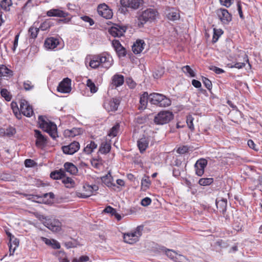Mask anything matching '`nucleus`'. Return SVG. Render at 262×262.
<instances>
[{"label": "nucleus", "instance_id": "nucleus-1", "mask_svg": "<svg viewBox=\"0 0 262 262\" xmlns=\"http://www.w3.org/2000/svg\"><path fill=\"white\" fill-rule=\"evenodd\" d=\"M113 63L112 56L106 52L92 56L89 66L92 69H96L101 67L108 69Z\"/></svg>", "mask_w": 262, "mask_h": 262}, {"label": "nucleus", "instance_id": "nucleus-2", "mask_svg": "<svg viewBox=\"0 0 262 262\" xmlns=\"http://www.w3.org/2000/svg\"><path fill=\"white\" fill-rule=\"evenodd\" d=\"M158 14V11L156 9L151 8H147L138 12L137 16L138 26L140 28L143 27L145 24L154 21Z\"/></svg>", "mask_w": 262, "mask_h": 262}, {"label": "nucleus", "instance_id": "nucleus-3", "mask_svg": "<svg viewBox=\"0 0 262 262\" xmlns=\"http://www.w3.org/2000/svg\"><path fill=\"white\" fill-rule=\"evenodd\" d=\"M39 127L44 132H47L53 140H56L57 135V128L56 124L48 119L46 117L39 116L38 119Z\"/></svg>", "mask_w": 262, "mask_h": 262}, {"label": "nucleus", "instance_id": "nucleus-4", "mask_svg": "<svg viewBox=\"0 0 262 262\" xmlns=\"http://www.w3.org/2000/svg\"><path fill=\"white\" fill-rule=\"evenodd\" d=\"M149 102L154 105L160 107H167L171 104V100L165 96L156 93H153L149 95Z\"/></svg>", "mask_w": 262, "mask_h": 262}, {"label": "nucleus", "instance_id": "nucleus-5", "mask_svg": "<svg viewBox=\"0 0 262 262\" xmlns=\"http://www.w3.org/2000/svg\"><path fill=\"white\" fill-rule=\"evenodd\" d=\"M143 226H138L134 231L125 233L123 235L124 241L129 244H133L139 239V237L142 235Z\"/></svg>", "mask_w": 262, "mask_h": 262}, {"label": "nucleus", "instance_id": "nucleus-6", "mask_svg": "<svg viewBox=\"0 0 262 262\" xmlns=\"http://www.w3.org/2000/svg\"><path fill=\"white\" fill-rule=\"evenodd\" d=\"M173 114L170 111H161L154 118V122L158 125L168 123L173 118Z\"/></svg>", "mask_w": 262, "mask_h": 262}, {"label": "nucleus", "instance_id": "nucleus-7", "mask_svg": "<svg viewBox=\"0 0 262 262\" xmlns=\"http://www.w3.org/2000/svg\"><path fill=\"white\" fill-rule=\"evenodd\" d=\"M120 100L118 98L105 99L103 103L104 108L108 112H115L117 110Z\"/></svg>", "mask_w": 262, "mask_h": 262}, {"label": "nucleus", "instance_id": "nucleus-8", "mask_svg": "<svg viewBox=\"0 0 262 262\" xmlns=\"http://www.w3.org/2000/svg\"><path fill=\"white\" fill-rule=\"evenodd\" d=\"M216 13L223 24L228 25L232 20V15L226 9H219L216 11Z\"/></svg>", "mask_w": 262, "mask_h": 262}, {"label": "nucleus", "instance_id": "nucleus-9", "mask_svg": "<svg viewBox=\"0 0 262 262\" xmlns=\"http://www.w3.org/2000/svg\"><path fill=\"white\" fill-rule=\"evenodd\" d=\"M127 30V27L118 24H114L108 29L109 33L114 37H120L124 35Z\"/></svg>", "mask_w": 262, "mask_h": 262}, {"label": "nucleus", "instance_id": "nucleus-10", "mask_svg": "<svg viewBox=\"0 0 262 262\" xmlns=\"http://www.w3.org/2000/svg\"><path fill=\"white\" fill-rule=\"evenodd\" d=\"M20 111L25 116L30 117L34 113L31 105L25 99H21L19 101Z\"/></svg>", "mask_w": 262, "mask_h": 262}, {"label": "nucleus", "instance_id": "nucleus-11", "mask_svg": "<svg viewBox=\"0 0 262 262\" xmlns=\"http://www.w3.org/2000/svg\"><path fill=\"white\" fill-rule=\"evenodd\" d=\"M43 225L53 232H58L61 229V223L57 219H49L43 223Z\"/></svg>", "mask_w": 262, "mask_h": 262}, {"label": "nucleus", "instance_id": "nucleus-12", "mask_svg": "<svg viewBox=\"0 0 262 262\" xmlns=\"http://www.w3.org/2000/svg\"><path fill=\"white\" fill-rule=\"evenodd\" d=\"M80 148V144L77 141H73L68 145L62 146V150L64 154L73 155Z\"/></svg>", "mask_w": 262, "mask_h": 262}, {"label": "nucleus", "instance_id": "nucleus-13", "mask_svg": "<svg viewBox=\"0 0 262 262\" xmlns=\"http://www.w3.org/2000/svg\"><path fill=\"white\" fill-rule=\"evenodd\" d=\"M71 80L69 78H64L57 86L58 92L62 93H68L71 91Z\"/></svg>", "mask_w": 262, "mask_h": 262}, {"label": "nucleus", "instance_id": "nucleus-14", "mask_svg": "<svg viewBox=\"0 0 262 262\" xmlns=\"http://www.w3.org/2000/svg\"><path fill=\"white\" fill-rule=\"evenodd\" d=\"M97 11L99 15L106 19H110L113 16L112 10L105 4H100L98 6Z\"/></svg>", "mask_w": 262, "mask_h": 262}, {"label": "nucleus", "instance_id": "nucleus-15", "mask_svg": "<svg viewBox=\"0 0 262 262\" xmlns=\"http://www.w3.org/2000/svg\"><path fill=\"white\" fill-rule=\"evenodd\" d=\"M112 45L119 58L124 57L126 56V50L118 40L114 39L112 42Z\"/></svg>", "mask_w": 262, "mask_h": 262}, {"label": "nucleus", "instance_id": "nucleus-16", "mask_svg": "<svg viewBox=\"0 0 262 262\" xmlns=\"http://www.w3.org/2000/svg\"><path fill=\"white\" fill-rule=\"evenodd\" d=\"M207 161L203 158L198 160L194 164L195 173L198 176H202L204 173V169L207 166Z\"/></svg>", "mask_w": 262, "mask_h": 262}, {"label": "nucleus", "instance_id": "nucleus-17", "mask_svg": "<svg viewBox=\"0 0 262 262\" xmlns=\"http://www.w3.org/2000/svg\"><path fill=\"white\" fill-rule=\"evenodd\" d=\"M142 1V0H120V3L123 7L136 10L139 8Z\"/></svg>", "mask_w": 262, "mask_h": 262}, {"label": "nucleus", "instance_id": "nucleus-18", "mask_svg": "<svg viewBox=\"0 0 262 262\" xmlns=\"http://www.w3.org/2000/svg\"><path fill=\"white\" fill-rule=\"evenodd\" d=\"M215 204L219 211L224 215L226 220L228 219L229 216H225L227 206V200L224 198H217L215 201Z\"/></svg>", "mask_w": 262, "mask_h": 262}, {"label": "nucleus", "instance_id": "nucleus-19", "mask_svg": "<svg viewBox=\"0 0 262 262\" xmlns=\"http://www.w3.org/2000/svg\"><path fill=\"white\" fill-rule=\"evenodd\" d=\"M84 192L81 194L82 198H87L92 195L94 192L98 190V186L96 185H90L85 184L83 186Z\"/></svg>", "mask_w": 262, "mask_h": 262}, {"label": "nucleus", "instance_id": "nucleus-20", "mask_svg": "<svg viewBox=\"0 0 262 262\" xmlns=\"http://www.w3.org/2000/svg\"><path fill=\"white\" fill-rule=\"evenodd\" d=\"M35 137L36 138L35 144L37 147H43L47 144V137L42 135L39 130L35 129Z\"/></svg>", "mask_w": 262, "mask_h": 262}, {"label": "nucleus", "instance_id": "nucleus-21", "mask_svg": "<svg viewBox=\"0 0 262 262\" xmlns=\"http://www.w3.org/2000/svg\"><path fill=\"white\" fill-rule=\"evenodd\" d=\"M68 15V12L58 9H52L47 12V15L50 17H66Z\"/></svg>", "mask_w": 262, "mask_h": 262}, {"label": "nucleus", "instance_id": "nucleus-22", "mask_svg": "<svg viewBox=\"0 0 262 262\" xmlns=\"http://www.w3.org/2000/svg\"><path fill=\"white\" fill-rule=\"evenodd\" d=\"M149 140L148 137L143 136L137 141V146L141 153H143L148 146Z\"/></svg>", "mask_w": 262, "mask_h": 262}, {"label": "nucleus", "instance_id": "nucleus-23", "mask_svg": "<svg viewBox=\"0 0 262 262\" xmlns=\"http://www.w3.org/2000/svg\"><path fill=\"white\" fill-rule=\"evenodd\" d=\"M145 45L144 40L141 39L137 40L132 46L133 52L138 54L140 53L144 49V46Z\"/></svg>", "mask_w": 262, "mask_h": 262}, {"label": "nucleus", "instance_id": "nucleus-24", "mask_svg": "<svg viewBox=\"0 0 262 262\" xmlns=\"http://www.w3.org/2000/svg\"><path fill=\"white\" fill-rule=\"evenodd\" d=\"M58 44L59 40L58 39L54 37H50L45 40L44 46L47 49H54L57 47Z\"/></svg>", "mask_w": 262, "mask_h": 262}, {"label": "nucleus", "instance_id": "nucleus-25", "mask_svg": "<svg viewBox=\"0 0 262 262\" xmlns=\"http://www.w3.org/2000/svg\"><path fill=\"white\" fill-rule=\"evenodd\" d=\"M82 130L80 128H73L71 129H66L63 132L65 137H74L81 134Z\"/></svg>", "mask_w": 262, "mask_h": 262}, {"label": "nucleus", "instance_id": "nucleus-26", "mask_svg": "<svg viewBox=\"0 0 262 262\" xmlns=\"http://www.w3.org/2000/svg\"><path fill=\"white\" fill-rule=\"evenodd\" d=\"M124 81V76L122 75L115 74L112 77V84L116 87L122 85Z\"/></svg>", "mask_w": 262, "mask_h": 262}, {"label": "nucleus", "instance_id": "nucleus-27", "mask_svg": "<svg viewBox=\"0 0 262 262\" xmlns=\"http://www.w3.org/2000/svg\"><path fill=\"white\" fill-rule=\"evenodd\" d=\"M101 180L107 187H112L116 186L115 184L113 182V178L110 172H108L105 176H103L101 178Z\"/></svg>", "mask_w": 262, "mask_h": 262}, {"label": "nucleus", "instance_id": "nucleus-28", "mask_svg": "<svg viewBox=\"0 0 262 262\" xmlns=\"http://www.w3.org/2000/svg\"><path fill=\"white\" fill-rule=\"evenodd\" d=\"M148 97L149 95L147 92H144V93L140 96V105L138 107L139 110H143L146 108L148 100H149Z\"/></svg>", "mask_w": 262, "mask_h": 262}, {"label": "nucleus", "instance_id": "nucleus-29", "mask_svg": "<svg viewBox=\"0 0 262 262\" xmlns=\"http://www.w3.org/2000/svg\"><path fill=\"white\" fill-rule=\"evenodd\" d=\"M66 170L72 174H75L78 172L77 167L72 163L66 162L64 164Z\"/></svg>", "mask_w": 262, "mask_h": 262}, {"label": "nucleus", "instance_id": "nucleus-30", "mask_svg": "<svg viewBox=\"0 0 262 262\" xmlns=\"http://www.w3.org/2000/svg\"><path fill=\"white\" fill-rule=\"evenodd\" d=\"M167 17L169 20L174 21L179 19L180 15L176 10L172 8L168 11Z\"/></svg>", "mask_w": 262, "mask_h": 262}, {"label": "nucleus", "instance_id": "nucleus-31", "mask_svg": "<svg viewBox=\"0 0 262 262\" xmlns=\"http://www.w3.org/2000/svg\"><path fill=\"white\" fill-rule=\"evenodd\" d=\"M65 172L63 170H55L50 173V177L54 180L62 179L64 177Z\"/></svg>", "mask_w": 262, "mask_h": 262}, {"label": "nucleus", "instance_id": "nucleus-32", "mask_svg": "<svg viewBox=\"0 0 262 262\" xmlns=\"http://www.w3.org/2000/svg\"><path fill=\"white\" fill-rule=\"evenodd\" d=\"M1 131L4 132V136L8 137L13 136L16 133V129L11 126H8L7 128H1Z\"/></svg>", "mask_w": 262, "mask_h": 262}, {"label": "nucleus", "instance_id": "nucleus-33", "mask_svg": "<svg viewBox=\"0 0 262 262\" xmlns=\"http://www.w3.org/2000/svg\"><path fill=\"white\" fill-rule=\"evenodd\" d=\"M97 147V144L95 142L91 141L90 143L88 144L83 149L85 153L89 155L91 154Z\"/></svg>", "mask_w": 262, "mask_h": 262}, {"label": "nucleus", "instance_id": "nucleus-34", "mask_svg": "<svg viewBox=\"0 0 262 262\" xmlns=\"http://www.w3.org/2000/svg\"><path fill=\"white\" fill-rule=\"evenodd\" d=\"M111 148V144L105 142V143H102L101 144L99 150L101 154H106L110 152Z\"/></svg>", "mask_w": 262, "mask_h": 262}, {"label": "nucleus", "instance_id": "nucleus-35", "mask_svg": "<svg viewBox=\"0 0 262 262\" xmlns=\"http://www.w3.org/2000/svg\"><path fill=\"white\" fill-rule=\"evenodd\" d=\"M120 130V124L116 123L110 130L108 135L109 136L116 137Z\"/></svg>", "mask_w": 262, "mask_h": 262}, {"label": "nucleus", "instance_id": "nucleus-36", "mask_svg": "<svg viewBox=\"0 0 262 262\" xmlns=\"http://www.w3.org/2000/svg\"><path fill=\"white\" fill-rule=\"evenodd\" d=\"M53 25V23L50 19H47L44 22L41 24L38 28H39V29H40L42 31H46Z\"/></svg>", "mask_w": 262, "mask_h": 262}, {"label": "nucleus", "instance_id": "nucleus-37", "mask_svg": "<svg viewBox=\"0 0 262 262\" xmlns=\"http://www.w3.org/2000/svg\"><path fill=\"white\" fill-rule=\"evenodd\" d=\"M39 28L31 27L28 31V33L30 38L35 39L37 37Z\"/></svg>", "mask_w": 262, "mask_h": 262}, {"label": "nucleus", "instance_id": "nucleus-38", "mask_svg": "<svg viewBox=\"0 0 262 262\" xmlns=\"http://www.w3.org/2000/svg\"><path fill=\"white\" fill-rule=\"evenodd\" d=\"M12 3L11 0H2L0 3L1 8L6 11L10 10V7L12 6Z\"/></svg>", "mask_w": 262, "mask_h": 262}, {"label": "nucleus", "instance_id": "nucleus-39", "mask_svg": "<svg viewBox=\"0 0 262 262\" xmlns=\"http://www.w3.org/2000/svg\"><path fill=\"white\" fill-rule=\"evenodd\" d=\"M223 31L221 29H216L215 28H214L213 29V37H212V42L213 43H215L216 42L219 37L222 35V34H223Z\"/></svg>", "mask_w": 262, "mask_h": 262}, {"label": "nucleus", "instance_id": "nucleus-40", "mask_svg": "<svg viewBox=\"0 0 262 262\" xmlns=\"http://www.w3.org/2000/svg\"><path fill=\"white\" fill-rule=\"evenodd\" d=\"M12 71L8 69L4 65L0 66V76H6L8 75H12Z\"/></svg>", "mask_w": 262, "mask_h": 262}, {"label": "nucleus", "instance_id": "nucleus-41", "mask_svg": "<svg viewBox=\"0 0 262 262\" xmlns=\"http://www.w3.org/2000/svg\"><path fill=\"white\" fill-rule=\"evenodd\" d=\"M86 86L89 88L92 93H95L98 91V88L96 87L95 84L90 79L87 80Z\"/></svg>", "mask_w": 262, "mask_h": 262}, {"label": "nucleus", "instance_id": "nucleus-42", "mask_svg": "<svg viewBox=\"0 0 262 262\" xmlns=\"http://www.w3.org/2000/svg\"><path fill=\"white\" fill-rule=\"evenodd\" d=\"M213 182L212 178H201L199 181V184L202 186H207L212 184Z\"/></svg>", "mask_w": 262, "mask_h": 262}, {"label": "nucleus", "instance_id": "nucleus-43", "mask_svg": "<svg viewBox=\"0 0 262 262\" xmlns=\"http://www.w3.org/2000/svg\"><path fill=\"white\" fill-rule=\"evenodd\" d=\"M1 96L4 97L7 101H9L11 99V96L10 92L6 89H2L1 90Z\"/></svg>", "mask_w": 262, "mask_h": 262}, {"label": "nucleus", "instance_id": "nucleus-44", "mask_svg": "<svg viewBox=\"0 0 262 262\" xmlns=\"http://www.w3.org/2000/svg\"><path fill=\"white\" fill-rule=\"evenodd\" d=\"M182 71L183 72L186 74H188L189 76L191 77H194L195 74L194 71L191 69L189 66H185L182 68Z\"/></svg>", "mask_w": 262, "mask_h": 262}, {"label": "nucleus", "instance_id": "nucleus-45", "mask_svg": "<svg viewBox=\"0 0 262 262\" xmlns=\"http://www.w3.org/2000/svg\"><path fill=\"white\" fill-rule=\"evenodd\" d=\"M63 245L67 249H69L77 247L78 243L76 240H73L72 241L66 242L63 243Z\"/></svg>", "mask_w": 262, "mask_h": 262}, {"label": "nucleus", "instance_id": "nucleus-46", "mask_svg": "<svg viewBox=\"0 0 262 262\" xmlns=\"http://www.w3.org/2000/svg\"><path fill=\"white\" fill-rule=\"evenodd\" d=\"M202 81L205 86V87L209 91H211L212 89V82L211 81L207 78L202 76Z\"/></svg>", "mask_w": 262, "mask_h": 262}, {"label": "nucleus", "instance_id": "nucleus-47", "mask_svg": "<svg viewBox=\"0 0 262 262\" xmlns=\"http://www.w3.org/2000/svg\"><path fill=\"white\" fill-rule=\"evenodd\" d=\"M90 257L87 255H82L79 258H74L72 262H88L90 261Z\"/></svg>", "mask_w": 262, "mask_h": 262}, {"label": "nucleus", "instance_id": "nucleus-48", "mask_svg": "<svg viewBox=\"0 0 262 262\" xmlns=\"http://www.w3.org/2000/svg\"><path fill=\"white\" fill-rule=\"evenodd\" d=\"M193 120L194 119L192 117V115H189L187 116L186 123L189 128L191 130H193L194 128L193 123Z\"/></svg>", "mask_w": 262, "mask_h": 262}, {"label": "nucleus", "instance_id": "nucleus-49", "mask_svg": "<svg viewBox=\"0 0 262 262\" xmlns=\"http://www.w3.org/2000/svg\"><path fill=\"white\" fill-rule=\"evenodd\" d=\"M151 184L149 177H146L145 178H143L141 181V185L142 187L145 188H148Z\"/></svg>", "mask_w": 262, "mask_h": 262}, {"label": "nucleus", "instance_id": "nucleus-50", "mask_svg": "<svg viewBox=\"0 0 262 262\" xmlns=\"http://www.w3.org/2000/svg\"><path fill=\"white\" fill-rule=\"evenodd\" d=\"M135 119L137 123L141 124L146 122L147 120V117L146 115H140L137 116Z\"/></svg>", "mask_w": 262, "mask_h": 262}, {"label": "nucleus", "instance_id": "nucleus-51", "mask_svg": "<svg viewBox=\"0 0 262 262\" xmlns=\"http://www.w3.org/2000/svg\"><path fill=\"white\" fill-rule=\"evenodd\" d=\"M189 147L188 146L183 145L182 146H180L177 149V152L179 154H184L188 152Z\"/></svg>", "mask_w": 262, "mask_h": 262}, {"label": "nucleus", "instance_id": "nucleus-52", "mask_svg": "<svg viewBox=\"0 0 262 262\" xmlns=\"http://www.w3.org/2000/svg\"><path fill=\"white\" fill-rule=\"evenodd\" d=\"M62 182L63 184L66 185H68L67 186V187H70L72 186L73 183H74L73 180L69 177L63 178Z\"/></svg>", "mask_w": 262, "mask_h": 262}, {"label": "nucleus", "instance_id": "nucleus-53", "mask_svg": "<svg viewBox=\"0 0 262 262\" xmlns=\"http://www.w3.org/2000/svg\"><path fill=\"white\" fill-rule=\"evenodd\" d=\"M33 6V5L32 3V0H28L23 7L22 10L23 12L26 11H27L28 10V9H30Z\"/></svg>", "mask_w": 262, "mask_h": 262}, {"label": "nucleus", "instance_id": "nucleus-54", "mask_svg": "<svg viewBox=\"0 0 262 262\" xmlns=\"http://www.w3.org/2000/svg\"><path fill=\"white\" fill-rule=\"evenodd\" d=\"M24 88L26 91H30L33 89L34 85L32 84L31 82L27 80L24 82Z\"/></svg>", "mask_w": 262, "mask_h": 262}, {"label": "nucleus", "instance_id": "nucleus-55", "mask_svg": "<svg viewBox=\"0 0 262 262\" xmlns=\"http://www.w3.org/2000/svg\"><path fill=\"white\" fill-rule=\"evenodd\" d=\"M221 4L227 8H229L232 4L233 0H219Z\"/></svg>", "mask_w": 262, "mask_h": 262}, {"label": "nucleus", "instance_id": "nucleus-56", "mask_svg": "<svg viewBox=\"0 0 262 262\" xmlns=\"http://www.w3.org/2000/svg\"><path fill=\"white\" fill-rule=\"evenodd\" d=\"M209 69L214 72L217 74H221L225 72L224 70L215 66H211L210 67Z\"/></svg>", "mask_w": 262, "mask_h": 262}, {"label": "nucleus", "instance_id": "nucleus-57", "mask_svg": "<svg viewBox=\"0 0 262 262\" xmlns=\"http://www.w3.org/2000/svg\"><path fill=\"white\" fill-rule=\"evenodd\" d=\"M103 211L107 213H110L112 215H113L115 214V213H116V210L111 206H108L105 207Z\"/></svg>", "mask_w": 262, "mask_h": 262}, {"label": "nucleus", "instance_id": "nucleus-58", "mask_svg": "<svg viewBox=\"0 0 262 262\" xmlns=\"http://www.w3.org/2000/svg\"><path fill=\"white\" fill-rule=\"evenodd\" d=\"M151 203V200L148 197H146L142 200L141 204L143 206H147L150 205Z\"/></svg>", "mask_w": 262, "mask_h": 262}, {"label": "nucleus", "instance_id": "nucleus-59", "mask_svg": "<svg viewBox=\"0 0 262 262\" xmlns=\"http://www.w3.org/2000/svg\"><path fill=\"white\" fill-rule=\"evenodd\" d=\"M81 18L85 22L89 23L90 26H92L94 24V21L93 19L88 16H82L81 17Z\"/></svg>", "mask_w": 262, "mask_h": 262}, {"label": "nucleus", "instance_id": "nucleus-60", "mask_svg": "<svg viewBox=\"0 0 262 262\" xmlns=\"http://www.w3.org/2000/svg\"><path fill=\"white\" fill-rule=\"evenodd\" d=\"M248 146L255 151H258V149L256 147V145L252 140H249L247 142Z\"/></svg>", "mask_w": 262, "mask_h": 262}, {"label": "nucleus", "instance_id": "nucleus-61", "mask_svg": "<svg viewBox=\"0 0 262 262\" xmlns=\"http://www.w3.org/2000/svg\"><path fill=\"white\" fill-rule=\"evenodd\" d=\"M19 36V33L16 34L15 36L14 40L13 41V47L12 49L13 52H15L16 48L18 46V41Z\"/></svg>", "mask_w": 262, "mask_h": 262}, {"label": "nucleus", "instance_id": "nucleus-62", "mask_svg": "<svg viewBox=\"0 0 262 262\" xmlns=\"http://www.w3.org/2000/svg\"><path fill=\"white\" fill-rule=\"evenodd\" d=\"M11 107L14 113H17V111H19L17 104L15 102L13 101L11 102Z\"/></svg>", "mask_w": 262, "mask_h": 262}, {"label": "nucleus", "instance_id": "nucleus-63", "mask_svg": "<svg viewBox=\"0 0 262 262\" xmlns=\"http://www.w3.org/2000/svg\"><path fill=\"white\" fill-rule=\"evenodd\" d=\"M34 162L33 160L28 159L25 161V165L27 167H30L33 166Z\"/></svg>", "mask_w": 262, "mask_h": 262}, {"label": "nucleus", "instance_id": "nucleus-64", "mask_svg": "<svg viewBox=\"0 0 262 262\" xmlns=\"http://www.w3.org/2000/svg\"><path fill=\"white\" fill-rule=\"evenodd\" d=\"M245 66L244 62H236L234 65L231 66V68H235L238 69H241Z\"/></svg>", "mask_w": 262, "mask_h": 262}]
</instances>
